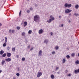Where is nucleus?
<instances>
[{
  "label": "nucleus",
  "mask_w": 79,
  "mask_h": 79,
  "mask_svg": "<svg viewBox=\"0 0 79 79\" xmlns=\"http://www.w3.org/2000/svg\"><path fill=\"white\" fill-rule=\"evenodd\" d=\"M52 20L51 19H49V20H48V23H50L52 22Z\"/></svg>",
  "instance_id": "21"
},
{
  "label": "nucleus",
  "mask_w": 79,
  "mask_h": 79,
  "mask_svg": "<svg viewBox=\"0 0 79 79\" xmlns=\"http://www.w3.org/2000/svg\"><path fill=\"white\" fill-rule=\"evenodd\" d=\"M56 73H55V74H56Z\"/></svg>",
  "instance_id": "62"
},
{
  "label": "nucleus",
  "mask_w": 79,
  "mask_h": 79,
  "mask_svg": "<svg viewBox=\"0 0 79 79\" xmlns=\"http://www.w3.org/2000/svg\"><path fill=\"white\" fill-rule=\"evenodd\" d=\"M21 11H20L19 13V16H20L21 15Z\"/></svg>",
  "instance_id": "42"
},
{
  "label": "nucleus",
  "mask_w": 79,
  "mask_h": 79,
  "mask_svg": "<svg viewBox=\"0 0 79 79\" xmlns=\"http://www.w3.org/2000/svg\"><path fill=\"white\" fill-rule=\"evenodd\" d=\"M52 54H55V52L53 51L52 52Z\"/></svg>",
  "instance_id": "44"
},
{
  "label": "nucleus",
  "mask_w": 79,
  "mask_h": 79,
  "mask_svg": "<svg viewBox=\"0 0 79 79\" xmlns=\"http://www.w3.org/2000/svg\"><path fill=\"white\" fill-rule=\"evenodd\" d=\"M65 13L66 14L67 13H68V9H67V10H66L65 11Z\"/></svg>",
  "instance_id": "18"
},
{
  "label": "nucleus",
  "mask_w": 79,
  "mask_h": 79,
  "mask_svg": "<svg viewBox=\"0 0 79 79\" xmlns=\"http://www.w3.org/2000/svg\"><path fill=\"white\" fill-rule=\"evenodd\" d=\"M67 49L68 50H69V48H67Z\"/></svg>",
  "instance_id": "58"
},
{
  "label": "nucleus",
  "mask_w": 79,
  "mask_h": 79,
  "mask_svg": "<svg viewBox=\"0 0 79 79\" xmlns=\"http://www.w3.org/2000/svg\"><path fill=\"white\" fill-rule=\"evenodd\" d=\"M59 69V67H57L56 69V71H57V70H58Z\"/></svg>",
  "instance_id": "33"
},
{
  "label": "nucleus",
  "mask_w": 79,
  "mask_h": 79,
  "mask_svg": "<svg viewBox=\"0 0 79 79\" xmlns=\"http://www.w3.org/2000/svg\"><path fill=\"white\" fill-rule=\"evenodd\" d=\"M65 7H68V4L67 3H66L64 5Z\"/></svg>",
  "instance_id": "27"
},
{
  "label": "nucleus",
  "mask_w": 79,
  "mask_h": 79,
  "mask_svg": "<svg viewBox=\"0 0 79 79\" xmlns=\"http://www.w3.org/2000/svg\"><path fill=\"white\" fill-rule=\"evenodd\" d=\"M17 29H18V30H19V29H20V27H17Z\"/></svg>",
  "instance_id": "37"
},
{
  "label": "nucleus",
  "mask_w": 79,
  "mask_h": 79,
  "mask_svg": "<svg viewBox=\"0 0 79 79\" xmlns=\"http://www.w3.org/2000/svg\"><path fill=\"white\" fill-rule=\"evenodd\" d=\"M10 49V48L9 46L7 47V50H9Z\"/></svg>",
  "instance_id": "26"
},
{
  "label": "nucleus",
  "mask_w": 79,
  "mask_h": 79,
  "mask_svg": "<svg viewBox=\"0 0 79 79\" xmlns=\"http://www.w3.org/2000/svg\"><path fill=\"white\" fill-rule=\"evenodd\" d=\"M11 55V53H9V52L7 53V56H8V57H10Z\"/></svg>",
  "instance_id": "5"
},
{
  "label": "nucleus",
  "mask_w": 79,
  "mask_h": 79,
  "mask_svg": "<svg viewBox=\"0 0 79 79\" xmlns=\"http://www.w3.org/2000/svg\"><path fill=\"white\" fill-rule=\"evenodd\" d=\"M42 75V73L40 72H38L37 75V77H40Z\"/></svg>",
  "instance_id": "2"
},
{
  "label": "nucleus",
  "mask_w": 79,
  "mask_h": 79,
  "mask_svg": "<svg viewBox=\"0 0 79 79\" xmlns=\"http://www.w3.org/2000/svg\"><path fill=\"white\" fill-rule=\"evenodd\" d=\"M2 70H0V73H2Z\"/></svg>",
  "instance_id": "53"
},
{
  "label": "nucleus",
  "mask_w": 79,
  "mask_h": 79,
  "mask_svg": "<svg viewBox=\"0 0 79 79\" xmlns=\"http://www.w3.org/2000/svg\"><path fill=\"white\" fill-rule=\"evenodd\" d=\"M42 51L41 50H40L39 52L38 55L40 56H41V53H42Z\"/></svg>",
  "instance_id": "9"
},
{
  "label": "nucleus",
  "mask_w": 79,
  "mask_h": 79,
  "mask_svg": "<svg viewBox=\"0 0 79 79\" xmlns=\"http://www.w3.org/2000/svg\"><path fill=\"white\" fill-rule=\"evenodd\" d=\"M15 48H12V52H15Z\"/></svg>",
  "instance_id": "19"
},
{
  "label": "nucleus",
  "mask_w": 79,
  "mask_h": 79,
  "mask_svg": "<svg viewBox=\"0 0 79 79\" xmlns=\"http://www.w3.org/2000/svg\"><path fill=\"white\" fill-rule=\"evenodd\" d=\"M30 48V45H28V47H27V48Z\"/></svg>",
  "instance_id": "47"
},
{
  "label": "nucleus",
  "mask_w": 79,
  "mask_h": 79,
  "mask_svg": "<svg viewBox=\"0 0 79 79\" xmlns=\"http://www.w3.org/2000/svg\"><path fill=\"white\" fill-rule=\"evenodd\" d=\"M75 8L76 9H78V8H79V5H76L75 6Z\"/></svg>",
  "instance_id": "20"
},
{
  "label": "nucleus",
  "mask_w": 79,
  "mask_h": 79,
  "mask_svg": "<svg viewBox=\"0 0 79 79\" xmlns=\"http://www.w3.org/2000/svg\"><path fill=\"white\" fill-rule=\"evenodd\" d=\"M3 40H4V39H3Z\"/></svg>",
  "instance_id": "63"
},
{
  "label": "nucleus",
  "mask_w": 79,
  "mask_h": 79,
  "mask_svg": "<svg viewBox=\"0 0 79 79\" xmlns=\"http://www.w3.org/2000/svg\"><path fill=\"white\" fill-rule=\"evenodd\" d=\"M26 40V43L27 44V40Z\"/></svg>",
  "instance_id": "50"
},
{
  "label": "nucleus",
  "mask_w": 79,
  "mask_h": 79,
  "mask_svg": "<svg viewBox=\"0 0 79 79\" xmlns=\"http://www.w3.org/2000/svg\"><path fill=\"white\" fill-rule=\"evenodd\" d=\"M61 27H63V24H62L60 26Z\"/></svg>",
  "instance_id": "43"
},
{
  "label": "nucleus",
  "mask_w": 79,
  "mask_h": 79,
  "mask_svg": "<svg viewBox=\"0 0 79 79\" xmlns=\"http://www.w3.org/2000/svg\"><path fill=\"white\" fill-rule=\"evenodd\" d=\"M60 17H61V16H60L59 17V18H60Z\"/></svg>",
  "instance_id": "59"
},
{
  "label": "nucleus",
  "mask_w": 79,
  "mask_h": 79,
  "mask_svg": "<svg viewBox=\"0 0 79 79\" xmlns=\"http://www.w3.org/2000/svg\"><path fill=\"white\" fill-rule=\"evenodd\" d=\"M66 58H68V59H69V58H70V56L69 55H67L66 56Z\"/></svg>",
  "instance_id": "25"
},
{
  "label": "nucleus",
  "mask_w": 79,
  "mask_h": 79,
  "mask_svg": "<svg viewBox=\"0 0 79 79\" xmlns=\"http://www.w3.org/2000/svg\"><path fill=\"white\" fill-rule=\"evenodd\" d=\"M2 24L0 23V27H1V26H2Z\"/></svg>",
  "instance_id": "52"
},
{
  "label": "nucleus",
  "mask_w": 79,
  "mask_h": 79,
  "mask_svg": "<svg viewBox=\"0 0 79 79\" xmlns=\"http://www.w3.org/2000/svg\"><path fill=\"white\" fill-rule=\"evenodd\" d=\"M16 76H18V77H19V73H16Z\"/></svg>",
  "instance_id": "30"
},
{
  "label": "nucleus",
  "mask_w": 79,
  "mask_h": 79,
  "mask_svg": "<svg viewBox=\"0 0 79 79\" xmlns=\"http://www.w3.org/2000/svg\"><path fill=\"white\" fill-rule=\"evenodd\" d=\"M51 77L52 78V79H53L55 78V76L53 75H52L51 76Z\"/></svg>",
  "instance_id": "15"
},
{
  "label": "nucleus",
  "mask_w": 79,
  "mask_h": 79,
  "mask_svg": "<svg viewBox=\"0 0 79 79\" xmlns=\"http://www.w3.org/2000/svg\"><path fill=\"white\" fill-rule=\"evenodd\" d=\"M69 16H71V13H70L69 14Z\"/></svg>",
  "instance_id": "54"
},
{
  "label": "nucleus",
  "mask_w": 79,
  "mask_h": 79,
  "mask_svg": "<svg viewBox=\"0 0 79 79\" xmlns=\"http://www.w3.org/2000/svg\"><path fill=\"white\" fill-rule=\"evenodd\" d=\"M39 18L40 17H39V16L38 15H36L34 17V20L35 21H37V20H39Z\"/></svg>",
  "instance_id": "1"
},
{
  "label": "nucleus",
  "mask_w": 79,
  "mask_h": 79,
  "mask_svg": "<svg viewBox=\"0 0 79 79\" xmlns=\"http://www.w3.org/2000/svg\"><path fill=\"white\" fill-rule=\"evenodd\" d=\"M67 76H69V77H71V74H69L68 75H67Z\"/></svg>",
  "instance_id": "39"
},
{
  "label": "nucleus",
  "mask_w": 79,
  "mask_h": 79,
  "mask_svg": "<svg viewBox=\"0 0 79 79\" xmlns=\"http://www.w3.org/2000/svg\"><path fill=\"white\" fill-rule=\"evenodd\" d=\"M21 34L22 36H25V35H26V33H25V32H23Z\"/></svg>",
  "instance_id": "14"
},
{
  "label": "nucleus",
  "mask_w": 79,
  "mask_h": 79,
  "mask_svg": "<svg viewBox=\"0 0 79 79\" xmlns=\"http://www.w3.org/2000/svg\"><path fill=\"white\" fill-rule=\"evenodd\" d=\"M5 63V60H2V62H1L2 65V66H3V65L4 64V63Z\"/></svg>",
  "instance_id": "7"
},
{
  "label": "nucleus",
  "mask_w": 79,
  "mask_h": 79,
  "mask_svg": "<svg viewBox=\"0 0 79 79\" xmlns=\"http://www.w3.org/2000/svg\"><path fill=\"white\" fill-rule=\"evenodd\" d=\"M6 56V53H5L2 55V57H5V56Z\"/></svg>",
  "instance_id": "16"
},
{
  "label": "nucleus",
  "mask_w": 79,
  "mask_h": 79,
  "mask_svg": "<svg viewBox=\"0 0 79 79\" xmlns=\"http://www.w3.org/2000/svg\"><path fill=\"white\" fill-rule=\"evenodd\" d=\"M63 63H65L66 62V59L65 58L63 59Z\"/></svg>",
  "instance_id": "17"
},
{
  "label": "nucleus",
  "mask_w": 79,
  "mask_h": 79,
  "mask_svg": "<svg viewBox=\"0 0 79 79\" xmlns=\"http://www.w3.org/2000/svg\"><path fill=\"white\" fill-rule=\"evenodd\" d=\"M65 73H68V70H66L65 71Z\"/></svg>",
  "instance_id": "51"
},
{
  "label": "nucleus",
  "mask_w": 79,
  "mask_h": 79,
  "mask_svg": "<svg viewBox=\"0 0 79 79\" xmlns=\"http://www.w3.org/2000/svg\"><path fill=\"white\" fill-rule=\"evenodd\" d=\"M53 73H55V72L54 71H53Z\"/></svg>",
  "instance_id": "61"
},
{
  "label": "nucleus",
  "mask_w": 79,
  "mask_h": 79,
  "mask_svg": "<svg viewBox=\"0 0 79 79\" xmlns=\"http://www.w3.org/2000/svg\"><path fill=\"white\" fill-rule=\"evenodd\" d=\"M69 22H70V21H69Z\"/></svg>",
  "instance_id": "64"
},
{
  "label": "nucleus",
  "mask_w": 79,
  "mask_h": 79,
  "mask_svg": "<svg viewBox=\"0 0 79 79\" xmlns=\"http://www.w3.org/2000/svg\"><path fill=\"white\" fill-rule=\"evenodd\" d=\"M22 61H24L25 60V58L23 57L22 59Z\"/></svg>",
  "instance_id": "36"
},
{
  "label": "nucleus",
  "mask_w": 79,
  "mask_h": 79,
  "mask_svg": "<svg viewBox=\"0 0 79 79\" xmlns=\"http://www.w3.org/2000/svg\"><path fill=\"white\" fill-rule=\"evenodd\" d=\"M78 56H79V53H78Z\"/></svg>",
  "instance_id": "57"
},
{
  "label": "nucleus",
  "mask_w": 79,
  "mask_h": 79,
  "mask_svg": "<svg viewBox=\"0 0 79 79\" xmlns=\"http://www.w3.org/2000/svg\"><path fill=\"white\" fill-rule=\"evenodd\" d=\"M74 15L75 16H78V14H77L75 13Z\"/></svg>",
  "instance_id": "41"
},
{
  "label": "nucleus",
  "mask_w": 79,
  "mask_h": 79,
  "mask_svg": "<svg viewBox=\"0 0 79 79\" xmlns=\"http://www.w3.org/2000/svg\"><path fill=\"white\" fill-rule=\"evenodd\" d=\"M27 13H29L30 12V11L29 10H27Z\"/></svg>",
  "instance_id": "40"
},
{
  "label": "nucleus",
  "mask_w": 79,
  "mask_h": 79,
  "mask_svg": "<svg viewBox=\"0 0 79 79\" xmlns=\"http://www.w3.org/2000/svg\"><path fill=\"white\" fill-rule=\"evenodd\" d=\"M5 43H6V42H7V38L5 37Z\"/></svg>",
  "instance_id": "22"
},
{
  "label": "nucleus",
  "mask_w": 79,
  "mask_h": 79,
  "mask_svg": "<svg viewBox=\"0 0 79 79\" xmlns=\"http://www.w3.org/2000/svg\"><path fill=\"white\" fill-rule=\"evenodd\" d=\"M50 18H51L50 19H51L52 20V21H53V20L55 19V18H54V17H53L52 15H51L50 16Z\"/></svg>",
  "instance_id": "6"
},
{
  "label": "nucleus",
  "mask_w": 79,
  "mask_h": 79,
  "mask_svg": "<svg viewBox=\"0 0 79 79\" xmlns=\"http://www.w3.org/2000/svg\"><path fill=\"white\" fill-rule=\"evenodd\" d=\"M33 10V9L32 8H30V10Z\"/></svg>",
  "instance_id": "49"
},
{
  "label": "nucleus",
  "mask_w": 79,
  "mask_h": 79,
  "mask_svg": "<svg viewBox=\"0 0 79 79\" xmlns=\"http://www.w3.org/2000/svg\"><path fill=\"white\" fill-rule=\"evenodd\" d=\"M77 73H79V69H78L77 70H76L74 71L75 74H77Z\"/></svg>",
  "instance_id": "8"
},
{
  "label": "nucleus",
  "mask_w": 79,
  "mask_h": 79,
  "mask_svg": "<svg viewBox=\"0 0 79 79\" xmlns=\"http://www.w3.org/2000/svg\"><path fill=\"white\" fill-rule=\"evenodd\" d=\"M4 53V51H3L1 50L0 52V55H3Z\"/></svg>",
  "instance_id": "12"
},
{
  "label": "nucleus",
  "mask_w": 79,
  "mask_h": 79,
  "mask_svg": "<svg viewBox=\"0 0 79 79\" xmlns=\"http://www.w3.org/2000/svg\"><path fill=\"white\" fill-rule=\"evenodd\" d=\"M32 33V31L31 30H29L28 31V34H31Z\"/></svg>",
  "instance_id": "24"
},
{
  "label": "nucleus",
  "mask_w": 79,
  "mask_h": 79,
  "mask_svg": "<svg viewBox=\"0 0 79 79\" xmlns=\"http://www.w3.org/2000/svg\"><path fill=\"white\" fill-rule=\"evenodd\" d=\"M71 6H72V5H71V4H68V8H70V7H71Z\"/></svg>",
  "instance_id": "23"
},
{
  "label": "nucleus",
  "mask_w": 79,
  "mask_h": 79,
  "mask_svg": "<svg viewBox=\"0 0 79 79\" xmlns=\"http://www.w3.org/2000/svg\"><path fill=\"white\" fill-rule=\"evenodd\" d=\"M11 32H12L11 30V29L9 30V33H10V34H11Z\"/></svg>",
  "instance_id": "35"
},
{
  "label": "nucleus",
  "mask_w": 79,
  "mask_h": 79,
  "mask_svg": "<svg viewBox=\"0 0 79 79\" xmlns=\"http://www.w3.org/2000/svg\"><path fill=\"white\" fill-rule=\"evenodd\" d=\"M16 56H17V58H19V55H17Z\"/></svg>",
  "instance_id": "46"
},
{
  "label": "nucleus",
  "mask_w": 79,
  "mask_h": 79,
  "mask_svg": "<svg viewBox=\"0 0 79 79\" xmlns=\"http://www.w3.org/2000/svg\"><path fill=\"white\" fill-rule=\"evenodd\" d=\"M51 35H53V33L52 32H51L50 33Z\"/></svg>",
  "instance_id": "38"
},
{
  "label": "nucleus",
  "mask_w": 79,
  "mask_h": 79,
  "mask_svg": "<svg viewBox=\"0 0 79 79\" xmlns=\"http://www.w3.org/2000/svg\"><path fill=\"white\" fill-rule=\"evenodd\" d=\"M75 55V53H73L72 54V56H74Z\"/></svg>",
  "instance_id": "31"
},
{
  "label": "nucleus",
  "mask_w": 79,
  "mask_h": 79,
  "mask_svg": "<svg viewBox=\"0 0 79 79\" xmlns=\"http://www.w3.org/2000/svg\"><path fill=\"white\" fill-rule=\"evenodd\" d=\"M15 32V30H12V33H13V34H14Z\"/></svg>",
  "instance_id": "34"
},
{
  "label": "nucleus",
  "mask_w": 79,
  "mask_h": 79,
  "mask_svg": "<svg viewBox=\"0 0 79 79\" xmlns=\"http://www.w3.org/2000/svg\"><path fill=\"white\" fill-rule=\"evenodd\" d=\"M47 22H48V21L47 20Z\"/></svg>",
  "instance_id": "60"
},
{
  "label": "nucleus",
  "mask_w": 79,
  "mask_h": 79,
  "mask_svg": "<svg viewBox=\"0 0 79 79\" xmlns=\"http://www.w3.org/2000/svg\"><path fill=\"white\" fill-rule=\"evenodd\" d=\"M43 32L44 30L42 29H41L39 31V34H42V33H43Z\"/></svg>",
  "instance_id": "4"
},
{
  "label": "nucleus",
  "mask_w": 79,
  "mask_h": 79,
  "mask_svg": "<svg viewBox=\"0 0 79 79\" xmlns=\"http://www.w3.org/2000/svg\"><path fill=\"white\" fill-rule=\"evenodd\" d=\"M44 42L46 44H48V40H45L44 41Z\"/></svg>",
  "instance_id": "10"
},
{
  "label": "nucleus",
  "mask_w": 79,
  "mask_h": 79,
  "mask_svg": "<svg viewBox=\"0 0 79 79\" xmlns=\"http://www.w3.org/2000/svg\"><path fill=\"white\" fill-rule=\"evenodd\" d=\"M57 74H60V72H57Z\"/></svg>",
  "instance_id": "55"
},
{
  "label": "nucleus",
  "mask_w": 79,
  "mask_h": 79,
  "mask_svg": "<svg viewBox=\"0 0 79 79\" xmlns=\"http://www.w3.org/2000/svg\"><path fill=\"white\" fill-rule=\"evenodd\" d=\"M17 71H19V68H18L17 69Z\"/></svg>",
  "instance_id": "48"
},
{
  "label": "nucleus",
  "mask_w": 79,
  "mask_h": 79,
  "mask_svg": "<svg viewBox=\"0 0 79 79\" xmlns=\"http://www.w3.org/2000/svg\"><path fill=\"white\" fill-rule=\"evenodd\" d=\"M27 25V22H25L24 23V27H25V26H26Z\"/></svg>",
  "instance_id": "11"
},
{
  "label": "nucleus",
  "mask_w": 79,
  "mask_h": 79,
  "mask_svg": "<svg viewBox=\"0 0 79 79\" xmlns=\"http://www.w3.org/2000/svg\"><path fill=\"white\" fill-rule=\"evenodd\" d=\"M5 60L7 62H10V61H11V59L10 58L5 59Z\"/></svg>",
  "instance_id": "3"
},
{
  "label": "nucleus",
  "mask_w": 79,
  "mask_h": 79,
  "mask_svg": "<svg viewBox=\"0 0 79 79\" xmlns=\"http://www.w3.org/2000/svg\"><path fill=\"white\" fill-rule=\"evenodd\" d=\"M6 44L5 43H4L3 44V47H6Z\"/></svg>",
  "instance_id": "29"
},
{
  "label": "nucleus",
  "mask_w": 79,
  "mask_h": 79,
  "mask_svg": "<svg viewBox=\"0 0 79 79\" xmlns=\"http://www.w3.org/2000/svg\"><path fill=\"white\" fill-rule=\"evenodd\" d=\"M68 11L69 13H70V12H71V11H72V10L69 9H68Z\"/></svg>",
  "instance_id": "32"
},
{
  "label": "nucleus",
  "mask_w": 79,
  "mask_h": 79,
  "mask_svg": "<svg viewBox=\"0 0 79 79\" xmlns=\"http://www.w3.org/2000/svg\"><path fill=\"white\" fill-rule=\"evenodd\" d=\"M58 48H59V47L58 46H56V49L57 50L58 49Z\"/></svg>",
  "instance_id": "28"
},
{
  "label": "nucleus",
  "mask_w": 79,
  "mask_h": 79,
  "mask_svg": "<svg viewBox=\"0 0 79 79\" xmlns=\"http://www.w3.org/2000/svg\"><path fill=\"white\" fill-rule=\"evenodd\" d=\"M13 79H16V78L14 77Z\"/></svg>",
  "instance_id": "56"
},
{
  "label": "nucleus",
  "mask_w": 79,
  "mask_h": 79,
  "mask_svg": "<svg viewBox=\"0 0 79 79\" xmlns=\"http://www.w3.org/2000/svg\"><path fill=\"white\" fill-rule=\"evenodd\" d=\"M75 63L76 64H79V61L78 60H77L75 62Z\"/></svg>",
  "instance_id": "13"
},
{
  "label": "nucleus",
  "mask_w": 79,
  "mask_h": 79,
  "mask_svg": "<svg viewBox=\"0 0 79 79\" xmlns=\"http://www.w3.org/2000/svg\"><path fill=\"white\" fill-rule=\"evenodd\" d=\"M33 49H34V48H31V49H30V51H32V50H33Z\"/></svg>",
  "instance_id": "45"
}]
</instances>
